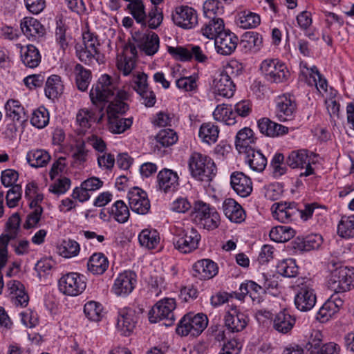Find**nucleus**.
<instances>
[{"mask_svg":"<svg viewBox=\"0 0 354 354\" xmlns=\"http://www.w3.org/2000/svg\"><path fill=\"white\" fill-rule=\"evenodd\" d=\"M118 82L110 75H102L90 91V98L93 104L110 102L106 113L108 129L115 134H120L129 129L133 123L132 118H123L119 115L125 113L129 105L124 102L129 94L119 88Z\"/></svg>","mask_w":354,"mask_h":354,"instance_id":"obj_1","label":"nucleus"},{"mask_svg":"<svg viewBox=\"0 0 354 354\" xmlns=\"http://www.w3.org/2000/svg\"><path fill=\"white\" fill-rule=\"evenodd\" d=\"M192 176L198 180L209 183L216 174V167L209 156L198 152L192 153L189 159Z\"/></svg>","mask_w":354,"mask_h":354,"instance_id":"obj_2","label":"nucleus"},{"mask_svg":"<svg viewBox=\"0 0 354 354\" xmlns=\"http://www.w3.org/2000/svg\"><path fill=\"white\" fill-rule=\"evenodd\" d=\"M295 305L296 308L303 312L310 310L317 301L312 279L307 277L297 279L295 283Z\"/></svg>","mask_w":354,"mask_h":354,"instance_id":"obj_3","label":"nucleus"},{"mask_svg":"<svg viewBox=\"0 0 354 354\" xmlns=\"http://www.w3.org/2000/svg\"><path fill=\"white\" fill-rule=\"evenodd\" d=\"M207 324L208 318L205 314L188 313L181 318L176 331L182 337H198L207 328Z\"/></svg>","mask_w":354,"mask_h":354,"instance_id":"obj_4","label":"nucleus"},{"mask_svg":"<svg viewBox=\"0 0 354 354\" xmlns=\"http://www.w3.org/2000/svg\"><path fill=\"white\" fill-rule=\"evenodd\" d=\"M328 287L335 293H342L354 288V268L339 267L331 272Z\"/></svg>","mask_w":354,"mask_h":354,"instance_id":"obj_5","label":"nucleus"},{"mask_svg":"<svg viewBox=\"0 0 354 354\" xmlns=\"http://www.w3.org/2000/svg\"><path fill=\"white\" fill-rule=\"evenodd\" d=\"M200 240L201 235L194 228H176L173 244L180 252L187 254L198 248Z\"/></svg>","mask_w":354,"mask_h":354,"instance_id":"obj_6","label":"nucleus"},{"mask_svg":"<svg viewBox=\"0 0 354 354\" xmlns=\"http://www.w3.org/2000/svg\"><path fill=\"white\" fill-rule=\"evenodd\" d=\"M260 69L265 78L272 83L286 82L290 76V72L286 64L277 59L263 60L261 64Z\"/></svg>","mask_w":354,"mask_h":354,"instance_id":"obj_7","label":"nucleus"},{"mask_svg":"<svg viewBox=\"0 0 354 354\" xmlns=\"http://www.w3.org/2000/svg\"><path fill=\"white\" fill-rule=\"evenodd\" d=\"M176 301L173 298H165L156 304L149 312V321L157 322L158 320H165L164 324L171 326L176 319L174 310L176 309Z\"/></svg>","mask_w":354,"mask_h":354,"instance_id":"obj_8","label":"nucleus"},{"mask_svg":"<svg viewBox=\"0 0 354 354\" xmlns=\"http://www.w3.org/2000/svg\"><path fill=\"white\" fill-rule=\"evenodd\" d=\"M59 290L64 295L75 297L84 292L86 287L85 277L77 272L63 275L58 281Z\"/></svg>","mask_w":354,"mask_h":354,"instance_id":"obj_9","label":"nucleus"},{"mask_svg":"<svg viewBox=\"0 0 354 354\" xmlns=\"http://www.w3.org/2000/svg\"><path fill=\"white\" fill-rule=\"evenodd\" d=\"M286 164L292 169H305V171L299 174L300 177L309 176L314 174L311 166V158L308 151L305 149L292 151L286 159Z\"/></svg>","mask_w":354,"mask_h":354,"instance_id":"obj_10","label":"nucleus"},{"mask_svg":"<svg viewBox=\"0 0 354 354\" xmlns=\"http://www.w3.org/2000/svg\"><path fill=\"white\" fill-rule=\"evenodd\" d=\"M174 23L184 29H192L198 24V15L196 10L188 6H180L172 12Z\"/></svg>","mask_w":354,"mask_h":354,"instance_id":"obj_11","label":"nucleus"},{"mask_svg":"<svg viewBox=\"0 0 354 354\" xmlns=\"http://www.w3.org/2000/svg\"><path fill=\"white\" fill-rule=\"evenodd\" d=\"M224 326L228 333H236L243 330L248 324L249 317L236 306L231 308L224 316Z\"/></svg>","mask_w":354,"mask_h":354,"instance_id":"obj_12","label":"nucleus"},{"mask_svg":"<svg viewBox=\"0 0 354 354\" xmlns=\"http://www.w3.org/2000/svg\"><path fill=\"white\" fill-rule=\"evenodd\" d=\"M127 198L129 207L133 212L142 215L149 212L151 204L145 191L134 187L128 192Z\"/></svg>","mask_w":354,"mask_h":354,"instance_id":"obj_13","label":"nucleus"},{"mask_svg":"<svg viewBox=\"0 0 354 354\" xmlns=\"http://www.w3.org/2000/svg\"><path fill=\"white\" fill-rule=\"evenodd\" d=\"M133 40L146 55L151 56L157 53L160 40L157 34L147 30L145 32L136 31L133 34Z\"/></svg>","mask_w":354,"mask_h":354,"instance_id":"obj_14","label":"nucleus"},{"mask_svg":"<svg viewBox=\"0 0 354 354\" xmlns=\"http://www.w3.org/2000/svg\"><path fill=\"white\" fill-rule=\"evenodd\" d=\"M136 274L131 270H125L118 274L112 286V292L118 296H126L132 292L136 283Z\"/></svg>","mask_w":354,"mask_h":354,"instance_id":"obj_15","label":"nucleus"},{"mask_svg":"<svg viewBox=\"0 0 354 354\" xmlns=\"http://www.w3.org/2000/svg\"><path fill=\"white\" fill-rule=\"evenodd\" d=\"M272 209L273 217L284 223L291 222L299 213V207L295 202L277 203L272 205Z\"/></svg>","mask_w":354,"mask_h":354,"instance_id":"obj_16","label":"nucleus"},{"mask_svg":"<svg viewBox=\"0 0 354 354\" xmlns=\"http://www.w3.org/2000/svg\"><path fill=\"white\" fill-rule=\"evenodd\" d=\"M233 66L229 64L214 81L216 92L218 95L230 98L234 95L235 84L229 73L232 72Z\"/></svg>","mask_w":354,"mask_h":354,"instance_id":"obj_17","label":"nucleus"},{"mask_svg":"<svg viewBox=\"0 0 354 354\" xmlns=\"http://www.w3.org/2000/svg\"><path fill=\"white\" fill-rule=\"evenodd\" d=\"M20 28L23 34L30 41H36L43 38L46 34V28L41 22L32 17H26L21 20Z\"/></svg>","mask_w":354,"mask_h":354,"instance_id":"obj_18","label":"nucleus"},{"mask_svg":"<svg viewBox=\"0 0 354 354\" xmlns=\"http://www.w3.org/2000/svg\"><path fill=\"white\" fill-rule=\"evenodd\" d=\"M238 41L239 39L234 33L224 30L214 39V46L218 53L229 55L236 49Z\"/></svg>","mask_w":354,"mask_h":354,"instance_id":"obj_19","label":"nucleus"},{"mask_svg":"<svg viewBox=\"0 0 354 354\" xmlns=\"http://www.w3.org/2000/svg\"><path fill=\"white\" fill-rule=\"evenodd\" d=\"M136 312L131 308H124L118 313L117 328L124 336H129L136 327Z\"/></svg>","mask_w":354,"mask_h":354,"instance_id":"obj_20","label":"nucleus"},{"mask_svg":"<svg viewBox=\"0 0 354 354\" xmlns=\"http://www.w3.org/2000/svg\"><path fill=\"white\" fill-rule=\"evenodd\" d=\"M230 184L234 191L241 197H247L252 192V180L243 172H233L230 176Z\"/></svg>","mask_w":354,"mask_h":354,"instance_id":"obj_21","label":"nucleus"},{"mask_svg":"<svg viewBox=\"0 0 354 354\" xmlns=\"http://www.w3.org/2000/svg\"><path fill=\"white\" fill-rule=\"evenodd\" d=\"M137 50L133 46H126L122 55L117 57V67L123 75H130L136 66Z\"/></svg>","mask_w":354,"mask_h":354,"instance_id":"obj_22","label":"nucleus"},{"mask_svg":"<svg viewBox=\"0 0 354 354\" xmlns=\"http://www.w3.org/2000/svg\"><path fill=\"white\" fill-rule=\"evenodd\" d=\"M217 264L210 259L196 261L192 266V275L201 280L213 278L218 273Z\"/></svg>","mask_w":354,"mask_h":354,"instance_id":"obj_23","label":"nucleus"},{"mask_svg":"<svg viewBox=\"0 0 354 354\" xmlns=\"http://www.w3.org/2000/svg\"><path fill=\"white\" fill-rule=\"evenodd\" d=\"M296 111V104L286 95L278 98L276 107V117L281 122L292 120Z\"/></svg>","mask_w":354,"mask_h":354,"instance_id":"obj_24","label":"nucleus"},{"mask_svg":"<svg viewBox=\"0 0 354 354\" xmlns=\"http://www.w3.org/2000/svg\"><path fill=\"white\" fill-rule=\"evenodd\" d=\"M157 181L159 189L165 193L174 192L179 185L177 173L166 168L159 171Z\"/></svg>","mask_w":354,"mask_h":354,"instance_id":"obj_25","label":"nucleus"},{"mask_svg":"<svg viewBox=\"0 0 354 354\" xmlns=\"http://www.w3.org/2000/svg\"><path fill=\"white\" fill-rule=\"evenodd\" d=\"M257 125L262 134L270 138L282 136L288 133L287 127L273 122L268 118L259 119Z\"/></svg>","mask_w":354,"mask_h":354,"instance_id":"obj_26","label":"nucleus"},{"mask_svg":"<svg viewBox=\"0 0 354 354\" xmlns=\"http://www.w3.org/2000/svg\"><path fill=\"white\" fill-rule=\"evenodd\" d=\"M6 116L12 122H17L21 126L28 120V115L24 107L17 100L10 99L5 104Z\"/></svg>","mask_w":354,"mask_h":354,"instance_id":"obj_27","label":"nucleus"},{"mask_svg":"<svg viewBox=\"0 0 354 354\" xmlns=\"http://www.w3.org/2000/svg\"><path fill=\"white\" fill-rule=\"evenodd\" d=\"M257 138L253 131L248 127L239 130L235 138V147L239 153H243L254 148Z\"/></svg>","mask_w":354,"mask_h":354,"instance_id":"obj_28","label":"nucleus"},{"mask_svg":"<svg viewBox=\"0 0 354 354\" xmlns=\"http://www.w3.org/2000/svg\"><path fill=\"white\" fill-rule=\"evenodd\" d=\"M223 211L232 222L240 223L245 219V212L241 205L234 199L228 198L223 203Z\"/></svg>","mask_w":354,"mask_h":354,"instance_id":"obj_29","label":"nucleus"},{"mask_svg":"<svg viewBox=\"0 0 354 354\" xmlns=\"http://www.w3.org/2000/svg\"><path fill=\"white\" fill-rule=\"evenodd\" d=\"M295 322V317L288 310L283 309L275 315L273 328L280 333L288 334L292 330Z\"/></svg>","mask_w":354,"mask_h":354,"instance_id":"obj_30","label":"nucleus"},{"mask_svg":"<svg viewBox=\"0 0 354 354\" xmlns=\"http://www.w3.org/2000/svg\"><path fill=\"white\" fill-rule=\"evenodd\" d=\"M104 109V106H101L98 112L100 113L97 116L95 111L88 109H81L76 115V122L82 129H89L93 122L100 123L102 120L104 113H101Z\"/></svg>","mask_w":354,"mask_h":354,"instance_id":"obj_31","label":"nucleus"},{"mask_svg":"<svg viewBox=\"0 0 354 354\" xmlns=\"http://www.w3.org/2000/svg\"><path fill=\"white\" fill-rule=\"evenodd\" d=\"M343 303V300L339 296L332 295L319 310L317 319L322 322L328 320L339 311Z\"/></svg>","mask_w":354,"mask_h":354,"instance_id":"obj_32","label":"nucleus"},{"mask_svg":"<svg viewBox=\"0 0 354 354\" xmlns=\"http://www.w3.org/2000/svg\"><path fill=\"white\" fill-rule=\"evenodd\" d=\"M224 28V21L222 18H206L201 31L207 38L215 39L225 30Z\"/></svg>","mask_w":354,"mask_h":354,"instance_id":"obj_33","label":"nucleus"},{"mask_svg":"<svg viewBox=\"0 0 354 354\" xmlns=\"http://www.w3.org/2000/svg\"><path fill=\"white\" fill-rule=\"evenodd\" d=\"M109 265L107 257L101 252L92 254L88 262L87 269L93 274L100 275L106 272Z\"/></svg>","mask_w":354,"mask_h":354,"instance_id":"obj_34","label":"nucleus"},{"mask_svg":"<svg viewBox=\"0 0 354 354\" xmlns=\"http://www.w3.org/2000/svg\"><path fill=\"white\" fill-rule=\"evenodd\" d=\"M243 154L245 155V162L253 171L261 172L265 169L267 159L259 150H255L253 148L244 152Z\"/></svg>","mask_w":354,"mask_h":354,"instance_id":"obj_35","label":"nucleus"},{"mask_svg":"<svg viewBox=\"0 0 354 354\" xmlns=\"http://www.w3.org/2000/svg\"><path fill=\"white\" fill-rule=\"evenodd\" d=\"M41 58L39 50L32 44L27 45L21 51V59L26 67L36 68L41 62Z\"/></svg>","mask_w":354,"mask_h":354,"instance_id":"obj_36","label":"nucleus"},{"mask_svg":"<svg viewBox=\"0 0 354 354\" xmlns=\"http://www.w3.org/2000/svg\"><path fill=\"white\" fill-rule=\"evenodd\" d=\"M263 42L262 36L256 32H245L240 41V46L245 52H256L259 50Z\"/></svg>","mask_w":354,"mask_h":354,"instance_id":"obj_37","label":"nucleus"},{"mask_svg":"<svg viewBox=\"0 0 354 354\" xmlns=\"http://www.w3.org/2000/svg\"><path fill=\"white\" fill-rule=\"evenodd\" d=\"M108 213L120 223H126L130 216L129 207L122 200L115 201L111 207L108 209Z\"/></svg>","mask_w":354,"mask_h":354,"instance_id":"obj_38","label":"nucleus"},{"mask_svg":"<svg viewBox=\"0 0 354 354\" xmlns=\"http://www.w3.org/2000/svg\"><path fill=\"white\" fill-rule=\"evenodd\" d=\"M63 89L64 86L59 75H52L48 77L45 87V94L48 98H57L62 93Z\"/></svg>","mask_w":354,"mask_h":354,"instance_id":"obj_39","label":"nucleus"},{"mask_svg":"<svg viewBox=\"0 0 354 354\" xmlns=\"http://www.w3.org/2000/svg\"><path fill=\"white\" fill-rule=\"evenodd\" d=\"M26 160L32 167H42L46 166L50 160V154L45 150L36 149L28 152Z\"/></svg>","mask_w":354,"mask_h":354,"instance_id":"obj_40","label":"nucleus"},{"mask_svg":"<svg viewBox=\"0 0 354 354\" xmlns=\"http://www.w3.org/2000/svg\"><path fill=\"white\" fill-rule=\"evenodd\" d=\"M213 116L216 120L223 122L227 125H233L236 122L235 113L231 107L224 104L216 106Z\"/></svg>","mask_w":354,"mask_h":354,"instance_id":"obj_41","label":"nucleus"},{"mask_svg":"<svg viewBox=\"0 0 354 354\" xmlns=\"http://www.w3.org/2000/svg\"><path fill=\"white\" fill-rule=\"evenodd\" d=\"M127 9L138 24L146 27L147 15L145 6L141 0L131 1V3L127 5Z\"/></svg>","mask_w":354,"mask_h":354,"instance_id":"obj_42","label":"nucleus"},{"mask_svg":"<svg viewBox=\"0 0 354 354\" xmlns=\"http://www.w3.org/2000/svg\"><path fill=\"white\" fill-rule=\"evenodd\" d=\"M219 130L218 127L210 122L203 124L198 132V136L202 141L209 145L216 142Z\"/></svg>","mask_w":354,"mask_h":354,"instance_id":"obj_43","label":"nucleus"},{"mask_svg":"<svg viewBox=\"0 0 354 354\" xmlns=\"http://www.w3.org/2000/svg\"><path fill=\"white\" fill-rule=\"evenodd\" d=\"M295 234V230L290 227L279 225L273 227L269 235L272 241L277 243H283L291 239Z\"/></svg>","mask_w":354,"mask_h":354,"instance_id":"obj_44","label":"nucleus"},{"mask_svg":"<svg viewBox=\"0 0 354 354\" xmlns=\"http://www.w3.org/2000/svg\"><path fill=\"white\" fill-rule=\"evenodd\" d=\"M75 73L77 88L82 91H85L88 88L91 79L90 70L86 69L80 64H77L75 66Z\"/></svg>","mask_w":354,"mask_h":354,"instance_id":"obj_45","label":"nucleus"},{"mask_svg":"<svg viewBox=\"0 0 354 354\" xmlns=\"http://www.w3.org/2000/svg\"><path fill=\"white\" fill-rule=\"evenodd\" d=\"M138 240L142 246L153 249L158 245L160 237L156 230L145 229L140 233Z\"/></svg>","mask_w":354,"mask_h":354,"instance_id":"obj_46","label":"nucleus"},{"mask_svg":"<svg viewBox=\"0 0 354 354\" xmlns=\"http://www.w3.org/2000/svg\"><path fill=\"white\" fill-rule=\"evenodd\" d=\"M337 234L346 239L354 237V215L342 216L337 225Z\"/></svg>","mask_w":354,"mask_h":354,"instance_id":"obj_47","label":"nucleus"},{"mask_svg":"<svg viewBox=\"0 0 354 354\" xmlns=\"http://www.w3.org/2000/svg\"><path fill=\"white\" fill-rule=\"evenodd\" d=\"M277 273L286 277H295L299 273V268L292 259L281 261L277 266Z\"/></svg>","mask_w":354,"mask_h":354,"instance_id":"obj_48","label":"nucleus"},{"mask_svg":"<svg viewBox=\"0 0 354 354\" xmlns=\"http://www.w3.org/2000/svg\"><path fill=\"white\" fill-rule=\"evenodd\" d=\"M203 12L205 18H221L224 8L218 0H207L203 4Z\"/></svg>","mask_w":354,"mask_h":354,"instance_id":"obj_49","label":"nucleus"},{"mask_svg":"<svg viewBox=\"0 0 354 354\" xmlns=\"http://www.w3.org/2000/svg\"><path fill=\"white\" fill-rule=\"evenodd\" d=\"M156 140L157 142V147H167L177 142L178 136L174 130L164 129L158 132L156 136Z\"/></svg>","mask_w":354,"mask_h":354,"instance_id":"obj_50","label":"nucleus"},{"mask_svg":"<svg viewBox=\"0 0 354 354\" xmlns=\"http://www.w3.org/2000/svg\"><path fill=\"white\" fill-rule=\"evenodd\" d=\"M84 313L89 320L93 322H99L103 317L102 305L95 301H90L85 304Z\"/></svg>","mask_w":354,"mask_h":354,"instance_id":"obj_51","label":"nucleus"},{"mask_svg":"<svg viewBox=\"0 0 354 354\" xmlns=\"http://www.w3.org/2000/svg\"><path fill=\"white\" fill-rule=\"evenodd\" d=\"M49 122V113L44 106H40L35 110L30 118L32 126L38 128H44Z\"/></svg>","mask_w":354,"mask_h":354,"instance_id":"obj_52","label":"nucleus"},{"mask_svg":"<svg viewBox=\"0 0 354 354\" xmlns=\"http://www.w3.org/2000/svg\"><path fill=\"white\" fill-rule=\"evenodd\" d=\"M220 223V216L216 210L208 212L205 217L198 219V225L207 230H212L218 227Z\"/></svg>","mask_w":354,"mask_h":354,"instance_id":"obj_53","label":"nucleus"},{"mask_svg":"<svg viewBox=\"0 0 354 354\" xmlns=\"http://www.w3.org/2000/svg\"><path fill=\"white\" fill-rule=\"evenodd\" d=\"M82 44H77L75 47L76 55L79 59L86 64H92L94 59L97 61L99 55L97 51L84 48Z\"/></svg>","mask_w":354,"mask_h":354,"instance_id":"obj_54","label":"nucleus"},{"mask_svg":"<svg viewBox=\"0 0 354 354\" xmlns=\"http://www.w3.org/2000/svg\"><path fill=\"white\" fill-rule=\"evenodd\" d=\"M79 243L71 239L64 240L59 248L60 254L65 258L77 256L80 252Z\"/></svg>","mask_w":354,"mask_h":354,"instance_id":"obj_55","label":"nucleus"},{"mask_svg":"<svg viewBox=\"0 0 354 354\" xmlns=\"http://www.w3.org/2000/svg\"><path fill=\"white\" fill-rule=\"evenodd\" d=\"M259 15L252 12H243L239 17L240 26L244 29L256 28L260 24Z\"/></svg>","mask_w":354,"mask_h":354,"instance_id":"obj_56","label":"nucleus"},{"mask_svg":"<svg viewBox=\"0 0 354 354\" xmlns=\"http://www.w3.org/2000/svg\"><path fill=\"white\" fill-rule=\"evenodd\" d=\"M212 210H216V209L201 201H196L194 204L193 209L191 213L192 219L195 223H198V219L200 220L201 217H205V215L207 214L208 212Z\"/></svg>","mask_w":354,"mask_h":354,"instance_id":"obj_57","label":"nucleus"},{"mask_svg":"<svg viewBox=\"0 0 354 354\" xmlns=\"http://www.w3.org/2000/svg\"><path fill=\"white\" fill-rule=\"evenodd\" d=\"M167 51L172 57L176 60L181 62L191 60L189 45L186 47L181 46H177L176 47L168 46Z\"/></svg>","mask_w":354,"mask_h":354,"instance_id":"obj_58","label":"nucleus"},{"mask_svg":"<svg viewBox=\"0 0 354 354\" xmlns=\"http://www.w3.org/2000/svg\"><path fill=\"white\" fill-rule=\"evenodd\" d=\"M322 243V237L319 234H310L303 239L299 246L304 251L318 249Z\"/></svg>","mask_w":354,"mask_h":354,"instance_id":"obj_59","label":"nucleus"},{"mask_svg":"<svg viewBox=\"0 0 354 354\" xmlns=\"http://www.w3.org/2000/svg\"><path fill=\"white\" fill-rule=\"evenodd\" d=\"M83 43L84 48H88L94 51H97L100 54L99 48L100 46L97 36L90 31L84 32L82 35Z\"/></svg>","mask_w":354,"mask_h":354,"instance_id":"obj_60","label":"nucleus"},{"mask_svg":"<svg viewBox=\"0 0 354 354\" xmlns=\"http://www.w3.org/2000/svg\"><path fill=\"white\" fill-rule=\"evenodd\" d=\"M21 196V187L19 185H15L8 191L6 194V203L10 208L17 205Z\"/></svg>","mask_w":354,"mask_h":354,"instance_id":"obj_61","label":"nucleus"},{"mask_svg":"<svg viewBox=\"0 0 354 354\" xmlns=\"http://www.w3.org/2000/svg\"><path fill=\"white\" fill-rule=\"evenodd\" d=\"M163 19L162 12L157 6H153L148 15L147 25L151 29L157 28L162 23Z\"/></svg>","mask_w":354,"mask_h":354,"instance_id":"obj_62","label":"nucleus"},{"mask_svg":"<svg viewBox=\"0 0 354 354\" xmlns=\"http://www.w3.org/2000/svg\"><path fill=\"white\" fill-rule=\"evenodd\" d=\"M19 178V174L17 171L12 169H7L1 172V183L6 187H12L15 185V183Z\"/></svg>","mask_w":354,"mask_h":354,"instance_id":"obj_63","label":"nucleus"},{"mask_svg":"<svg viewBox=\"0 0 354 354\" xmlns=\"http://www.w3.org/2000/svg\"><path fill=\"white\" fill-rule=\"evenodd\" d=\"M102 154L97 156V165L102 169H106L111 171L115 165V157L114 155L106 153V151L102 153Z\"/></svg>","mask_w":354,"mask_h":354,"instance_id":"obj_64","label":"nucleus"}]
</instances>
